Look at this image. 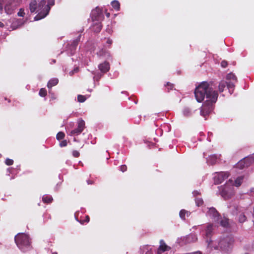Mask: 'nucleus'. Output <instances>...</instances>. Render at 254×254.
Instances as JSON below:
<instances>
[{
	"mask_svg": "<svg viewBox=\"0 0 254 254\" xmlns=\"http://www.w3.org/2000/svg\"><path fill=\"white\" fill-rule=\"evenodd\" d=\"M85 221L87 222L89 221V217L88 216H86Z\"/></svg>",
	"mask_w": 254,
	"mask_h": 254,
	"instance_id": "nucleus-48",
	"label": "nucleus"
},
{
	"mask_svg": "<svg viewBox=\"0 0 254 254\" xmlns=\"http://www.w3.org/2000/svg\"><path fill=\"white\" fill-rule=\"evenodd\" d=\"M15 243L19 249L23 252L28 251L30 248L29 237L24 233H20L14 238Z\"/></svg>",
	"mask_w": 254,
	"mask_h": 254,
	"instance_id": "nucleus-3",
	"label": "nucleus"
},
{
	"mask_svg": "<svg viewBox=\"0 0 254 254\" xmlns=\"http://www.w3.org/2000/svg\"><path fill=\"white\" fill-rule=\"evenodd\" d=\"M58 79L57 78L52 79L48 83L47 86L49 88H51L53 86L57 85L58 83Z\"/></svg>",
	"mask_w": 254,
	"mask_h": 254,
	"instance_id": "nucleus-23",
	"label": "nucleus"
},
{
	"mask_svg": "<svg viewBox=\"0 0 254 254\" xmlns=\"http://www.w3.org/2000/svg\"><path fill=\"white\" fill-rule=\"evenodd\" d=\"M194 93L198 102H202L205 99L200 110V115L205 117L213 110L218 98V92L214 90L211 84L204 81L195 88Z\"/></svg>",
	"mask_w": 254,
	"mask_h": 254,
	"instance_id": "nucleus-1",
	"label": "nucleus"
},
{
	"mask_svg": "<svg viewBox=\"0 0 254 254\" xmlns=\"http://www.w3.org/2000/svg\"><path fill=\"white\" fill-rule=\"evenodd\" d=\"M197 236L194 234H190L183 238V241L185 244L195 242L197 241Z\"/></svg>",
	"mask_w": 254,
	"mask_h": 254,
	"instance_id": "nucleus-14",
	"label": "nucleus"
},
{
	"mask_svg": "<svg viewBox=\"0 0 254 254\" xmlns=\"http://www.w3.org/2000/svg\"><path fill=\"white\" fill-rule=\"evenodd\" d=\"M86 100L85 96L82 95H78L77 96V100L80 103H83Z\"/></svg>",
	"mask_w": 254,
	"mask_h": 254,
	"instance_id": "nucleus-33",
	"label": "nucleus"
},
{
	"mask_svg": "<svg viewBox=\"0 0 254 254\" xmlns=\"http://www.w3.org/2000/svg\"><path fill=\"white\" fill-rule=\"evenodd\" d=\"M183 114L184 116L190 117L192 115V110L189 107H185L183 110Z\"/></svg>",
	"mask_w": 254,
	"mask_h": 254,
	"instance_id": "nucleus-20",
	"label": "nucleus"
},
{
	"mask_svg": "<svg viewBox=\"0 0 254 254\" xmlns=\"http://www.w3.org/2000/svg\"><path fill=\"white\" fill-rule=\"evenodd\" d=\"M111 5L112 7L117 11H119L120 9V4L119 1L114 0L112 1Z\"/></svg>",
	"mask_w": 254,
	"mask_h": 254,
	"instance_id": "nucleus-24",
	"label": "nucleus"
},
{
	"mask_svg": "<svg viewBox=\"0 0 254 254\" xmlns=\"http://www.w3.org/2000/svg\"><path fill=\"white\" fill-rule=\"evenodd\" d=\"M107 43L110 45H111L112 43V41L111 39H108L107 41Z\"/></svg>",
	"mask_w": 254,
	"mask_h": 254,
	"instance_id": "nucleus-46",
	"label": "nucleus"
},
{
	"mask_svg": "<svg viewBox=\"0 0 254 254\" xmlns=\"http://www.w3.org/2000/svg\"><path fill=\"white\" fill-rule=\"evenodd\" d=\"M170 85L171 86L170 89H172L173 88V85L171 84L169 82L167 83V85Z\"/></svg>",
	"mask_w": 254,
	"mask_h": 254,
	"instance_id": "nucleus-50",
	"label": "nucleus"
},
{
	"mask_svg": "<svg viewBox=\"0 0 254 254\" xmlns=\"http://www.w3.org/2000/svg\"><path fill=\"white\" fill-rule=\"evenodd\" d=\"M215 174V176L214 177V181L215 184H221L229 176L228 173L224 172H216Z\"/></svg>",
	"mask_w": 254,
	"mask_h": 254,
	"instance_id": "nucleus-11",
	"label": "nucleus"
},
{
	"mask_svg": "<svg viewBox=\"0 0 254 254\" xmlns=\"http://www.w3.org/2000/svg\"><path fill=\"white\" fill-rule=\"evenodd\" d=\"M196 205L197 206H200L202 205L203 201L202 198H196L195 199Z\"/></svg>",
	"mask_w": 254,
	"mask_h": 254,
	"instance_id": "nucleus-31",
	"label": "nucleus"
},
{
	"mask_svg": "<svg viewBox=\"0 0 254 254\" xmlns=\"http://www.w3.org/2000/svg\"><path fill=\"white\" fill-rule=\"evenodd\" d=\"M226 79L227 80L232 79V80L235 81V82H237V77L236 76V75L235 74H234L232 73H230L228 74L226 76Z\"/></svg>",
	"mask_w": 254,
	"mask_h": 254,
	"instance_id": "nucleus-30",
	"label": "nucleus"
},
{
	"mask_svg": "<svg viewBox=\"0 0 254 254\" xmlns=\"http://www.w3.org/2000/svg\"><path fill=\"white\" fill-rule=\"evenodd\" d=\"M236 167L240 169H243L245 167H247L246 165V162L244 159L240 160L236 165Z\"/></svg>",
	"mask_w": 254,
	"mask_h": 254,
	"instance_id": "nucleus-25",
	"label": "nucleus"
},
{
	"mask_svg": "<svg viewBox=\"0 0 254 254\" xmlns=\"http://www.w3.org/2000/svg\"><path fill=\"white\" fill-rule=\"evenodd\" d=\"M127 167L125 165H121L120 166V170L121 171L124 172L127 171Z\"/></svg>",
	"mask_w": 254,
	"mask_h": 254,
	"instance_id": "nucleus-40",
	"label": "nucleus"
},
{
	"mask_svg": "<svg viewBox=\"0 0 254 254\" xmlns=\"http://www.w3.org/2000/svg\"><path fill=\"white\" fill-rule=\"evenodd\" d=\"M91 17L93 22H101L104 19V15L98 7L92 10Z\"/></svg>",
	"mask_w": 254,
	"mask_h": 254,
	"instance_id": "nucleus-7",
	"label": "nucleus"
},
{
	"mask_svg": "<svg viewBox=\"0 0 254 254\" xmlns=\"http://www.w3.org/2000/svg\"><path fill=\"white\" fill-rule=\"evenodd\" d=\"M233 181L229 180L224 186L218 187L219 194L225 199L230 198L234 194V188Z\"/></svg>",
	"mask_w": 254,
	"mask_h": 254,
	"instance_id": "nucleus-4",
	"label": "nucleus"
},
{
	"mask_svg": "<svg viewBox=\"0 0 254 254\" xmlns=\"http://www.w3.org/2000/svg\"><path fill=\"white\" fill-rule=\"evenodd\" d=\"M188 211H187L186 210H185L184 209H182L180 212V216L182 219H185L186 214H187L188 215Z\"/></svg>",
	"mask_w": 254,
	"mask_h": 254,
	"instance_id": "nucleus-32",
	"label": "nucleus"
},
{
	"mask_svg": "<svg viewBox=\"0 0 254 254\" xmlns=\"http://www.w3.org/2000/svg\"><path fill=\"white\" fill-rule=\"evenodd\" d=\"M219 156L216 154L210 155L208 158H206L207 163L209 164L214 165L215 164L219 158Z\"/></svg>",
	"mask_w": 254,
	"mask_h": 254,
	"instance_id": "nucleus-18",
	"label": "nucleus"
},
{
	"mask_svg": "<svg viewBox=\"0 0 254 254\" xmlns=\"http://www.w3.org/2000/svg\"><path fill=\"white\" fill-rule=\"evenodd\" d=\"M160 245L157 251L158 254H162V253L169 251L170 249V248L165 244L163 240H160Z\"/></svg>",
	"mask_w": 254,
	"mask_h": 254,
	"instance_id": "nucleus-15",
	"label": "nucleus"
},
{
	"mask_svg": "<svg viewBox=\"0 0 254 254\" xmlns=\"http://www.w3.org/2000/svg\"><path fill=\"white\" fill-rule=\"evenodd\" d=\"M245 162H246V167L249 166L252 163L254 162V158L252 156L247 157L244 158Z\"/></svg>",
	"mask_w": 254,
	"mask_h": 254,
	"instance_id": "nucleus-21",
	"label": "nucleus"
},
{
	"mask_svg": "<svg viewBox=\"0 0 254 254\" xmlns=\"http://www.w3.org/2000/svg\"><path fill=\"white\" fill-rule=\"evenodd\" d=\"M60 145L61 147H64L67 145V141L66 140H63L61 142Z\"/></svg>",
	"mask_w": 254,
	"mask_h": 254,
	"instance_id": "nucleus-41",
	"label": "nucleus"
},
{
	"mask_svg": "<svg viewBox=\"0 0 254 254\" xmlns=\"http://www.w3.org/2000/svg\"><path fill=\"white\" fill-rule=\"evenodd\" d=\"M39 94L41 97H45L47 95V91L44 88H42L40 89Z\"/></svg>",
	"mask_w": 254,
	"mask_h": 254,
	"instance_id": "nucleus-35",
	"label": "nucleus"
},
{
	"mask_svg": "<svg viewBox=\"0 0 254 254\" xmlns=\"http://www.w3.org/2000/svg\"><path fill=\"white\" fill-rule=\"evenodd\" d=\"M228 65L227 62L226 61H223L221 63V65L223 67H226Z\"/></svg>",
	"mask_w": 254,
	"mask_h": 254,
	"instance_id": "nucleus-42",
	"label": "nucleus"
},
{
	"mask_svg": "<svg viewBox=\"0 0 254 254\" xmlns=\"http://www.w3.org/2000/svg\"><path fill=\"white\" fill-rule=\"evenodd\" d=\"M42 200L44 202L50 203L53 200V198L51 196L44 195L42 197Z\"/></svg>",
	"mask_w": 254,
	"mask_h": 254,
	"instance_id": "nucleus-29",
	"label": "nucleus"
},
{
	"mask_svg": "<svg viewBox=\"0 0 254 254\" xmlns=\"http://www.w3.org/2000/svg\"><path fill=\"white\" fill-rule=\"evenodd\" d=\"M81 36V34H80L76 39L73 40L70 44L67 45L66 51L70 56L73 55L75 53Z\"/></svg>",
	"mask_w": 254,
	"mask_h": 254,
	"instance_id": "nucleus-10",
	"label": "nucleus"
},
{
	"mask_svg": "<svg viewBox=\"0 0 254 254\" xmlns=\"http://www.w3.org/2000/svg\"><path fill=\"white\" fill-rule=\"evenodd\" d=\"M93 24L91 26L92 30L98 33L100 31L102 28V25L101 22H93Z\"/></svg>",
	"mask_w": 254,
	"mask_h": 254,
	"instance_id": "nucleus-19",
	"label": "nucleus"
},
{
	"mask_svg": "<svg viewBox=\"0 0 254 254\" xmlns=\"http://www.w3.org/2000/svg\"><path fill=\"white\" fill-rule=\"evenodd\" d=\"M247 210L244 208L237 206L234 207V210L233 213L234 214H236L238 215V220L239 222L244 223L247 219L245 214Z\"/></svg>",
	"mask_w": 254,
	"mask_h": 254,
	"instance_id": "nucleus-8",
	"label": "nucleus"
},
{
	"mask_svg": "<svg viewBox=\"0 0 254 254\" xmlns=\"http://www.w3.org/2000/svg\"><path fill=\"white\" fill-rule=\"evenodd\" d=\"M106 15H107V17H109L110 16V13H107L106 14Z\"/></svg>",
	"mask_w": 254,
	"mask_h": 254,
	"instance_id": "nucleus-52",
	"label": "nucleus"
},
{
	"mask_svg": "<svg viewBox=\"0 0 254 254\" xmlns=\"http://www.w3.org/2000/svg\"><path fill=\"white\" fill-rule=\"evenodd\" d=\"M220 225L224 228L229 227L230 225L229 219L226 218H224L220 221Z\"/></svg>",
	"mask_w": 254,
	"mask_h": 254,
	"instance_id": "nucleus-27",
	"label": "nucleus"
},
{
	"mask_svg": "<svg viewBox=\"0 0 254 254\" xmlns=\"http://www.w3.org/2000/svg\"><path fill=\"white\" fill-rule=\"evenodd\" d=\"M45 0H41L38 3L36 0H31L29 3V8L31 12H42L44 11V6L46 4Z\"/></svg>",
	"mask_w": 254,
	"mask_h": 254,
	"instance_id": "nucleus-5",
	"label": "nucleus"
},
{
	"mask_svg": "<svg viewBox=\"0 0 254 254\" xmlns=\"http://www.w3.org/2000/svg\"><path fill=\"white\" fill-rule=\"evenodd\" d=\"M5 163L7 165H11L13 163V161L12 159H9V158H7L5 160Z\"/></svg>",
	"mask_w": 254,
	"mask_h": 254,
	"instance_id": "nucleus-38",
	"label": "nucleus"
},
{
	"mask_svg": "<svg viewBox=\"0 0 254 254\" xmlns=\"http://www.w3.org/2000/svg\"><path fill=\"white\" fill-rule=\"evenodd\" d=\"M192 194L194 196L198 195L199 194V192L197 190H194L193 191Z\"/></svg>",
	"mask_w": 254,
	"mask_h": 254,
	"instance_id": "nucleus-45",
	"label": "nucleus"
},
{
	"mask_svg": "<svg viewBox=\"0 0 254 254\" xmlns=\"http://www.w3.org/2000/svg\"><path fill=\"white\" fill-rule=\"evenodd\" d=\"M213 231V226L212 224H209L207 225L205 229V235L207 237L206 241L208 240L209 241H211L209 239V237L212 235Z\"/></svg>",
	"mask_w": 254,
	"mask_h": 254,
	"instance_id": "nucleus-17",
	"label": "nucleus"
},
{
	"mask_svg": "<svg viewBox=\"0 0 254 254\" xmlns=\"http://www.w3.org/2000/svg\"><path fill=\"white\" fill-rule=\"evenodd\" d=\"M4 0H0V10L1 11L3 9L2 2H3Z\"/></svg>",
	"mask_w": 254,
	"mask_h": 254,
	"instance_id": "nucleus-44",
	"label": "nucleus"
},
{
	"mask_svg": "<svg viewBox=\"0 0 254 254\" xmlns=\"http://www.w3.org/2000/svg\"><path fill=\"white\" fill-rule=\"evenodd\" d=\"M102 75L101 74H96L94 77V78L96 80H99L101 77Z\"/></svg>",
	"mask_w": 254,
	"mask_h": 254,
	"instance_id": "nucleus-43",
	"label": "nucleus"
},
{
	"mask_svg": "<svg viewBox=\"0 0 254 254\" xmlns=\"http://www.w3.org/2000/svg\"><path fill=\"white\" fill-rule=\"evenodd\" d=\"M19 0H14L9 1L5 6L4 9L5 12L7 14H11L13 12L14 10L18 7Z\"/></svg>",
	"mask_w": 254,
	"mask_h": 254,
	"instance_id": "nucleus-9",
	"label": "nucleus"
},
{
	"mask_svg": "<svg viewBox=\"0 0 254 254\" xmlns=\"http://www.w3.org/2000/svg\"><path fill=\"white\" fill-rule=\"evenodd\" d=\"M64 133L63 132H59L57 134V139L58 140L63 139L64 138Z\"/></svg>",
	"mask_w": 254,
	"mask_h": 254,
	"instance_id": "nucleus-34",
	"label": "nucleus"
},
{
	"mask_svg": "<svg viewBox=\"0 0 254 254\" xmlns=\"http://www.w3.org/2000/svg\"><path fill=\"white\" fill-rule=\"evenodd\" d=\"M227 82L222 80L220 82L218 86V89L220 92H222L226 86Z\"/></svg>",
	"mask_w": 254,
	"mask_h": 254,
	"instance_id": "nucleus-28",
	"label": "nucleus"
},
{
	"mask_svg": "<svg viewBox=\"0 0 254 254\" xmlns=\"http://www.w3.org/2000/svg\"><path fill=\"white\" fill-rule=\"evenodd\" d=\"M77 124V127L71 131L70 135H78L85 128V122L83 120H79Z\"/></svg>",
	"mask_w": 254,
	"mask_h": 254,
	"instance_id": "nucleus-12",
	"label": "nucleus"
},
{
	"mask_svg": "<svg viewBox=\"0 0 254 254\" xmlns=\"http://www.w3.org/2000/svg\"><path fill=\"white\" fill-rule=\"evenodd\" d=\"M55 4V0H48V4H45L42 12H39L34 17L35 20H39L45 18L49 13L51 7Z\"/></svg>",
	"mask_w": 254,
	"mask_h": 254,
	"instance_id": "nucleus-6",
	"label": "nucleus"
},
{
	"mask_svg": "<svg viewBox=\"0 0 254 254\" xmlns=\"http://www.w3.org/2000/svg\"><path fill=\"white\" fill-rule=\"evenodd\" d=\"M251 192H254V188H253L250 190Z\"/></svg>",
	"mask_w": 254,
	"mask_h": 254,
	"instance_id": "nucleus-51",
	"label": "nucleus"
},
{
	"mask_svg": "<svg viewBox=\"0 0 254 254\" xmlns=\"http://www.w3.org/2000/svg\"><path fill=\"white\" fill-rule=\"evenodd\" d=\"M207 215L213 218L215 221L219 220V214L216 209L214 207H211L209 209L207 212Z\"/></svg>",
	"mask_w": 254,
	"mask_h": 254,
	"instance_id": "nucleus-13",
	"label": "nucleus"
},
{
	"mask_svg": "<svg viewBox=\"0 0 254 254\" xmlns=\"http://www.w3.org/2000/svg\"><path fill=\"white\" fill-rule=\"evenodd\" d=\"M80 153L77 150H73L72 151V155L74 157H78L79 156Z\"/></svg>",
	"mask_w": 254,
	"mask_h": 254,
	"instance_id": "nucleus-39",
	"label": "nucleus"
},
{
	"mask_svg": "<svg viewBox=\"0 0 254 254\" xmlns=\"http://www.w3.org/2000/svg\"><path fill=\"white\" fill-rule=\"evenodd\" d=\"M87 182L88 185L92 184L93 183V181H92L91 180H87Z\"/></svg>",
	"mask_w": 254,
	"mask_h": 254,
	"instance_id": "nucleus-47",
	"label": "nucleus"
},
{
	"mask_svg": "<svg viewBox=\"0 0 254 254\" xmlns=\"http://www.w3.org/2000/svg\"><path fill=\"white\" fill-rule=\"evenodd\" d=\"M243 176H240L238 177L235 181L234 185L237 187L240 186L243 183Z\"/></svg>",
	"mask_w": 254,
	"mask_h": 254,
	"instance_id": "nucleus-26",
	"label": "nucleus"
},
{
	"mask_svg": "<svg viewBox=\"0 0 254 254\" xmlns=\"http://www.w3.org/2000/svg\"><path fill=\"white\" fill-rule=\"evenodd\" d=\"M99 69L102 73H105L109 71L110 69V65L109 63L105 62L98 65Z\"/></svg>",
	"mask_w": 254,
	"mask_h": 254,
	"instance_id": "nucleus-16",
	"label": "nucleus"
},
{
	"mask_svg": "<svg viewBox=\"0 0 254 254\" xmlns=\"http://www.w3.org/2000/svg\"><path fill=\"white\" fill-rule=\"evenodd\" d=\"M234 242V238L231 236L221 238L219 241L216 242L207 240L208 248L211 249L214 248V250H220L224 252H228L232 249Z\"/></svg>",
	"mask_w": 254,
	"mask_h": 254,
	"instance_id": "nucleus-2",
	"label": "nucleus"
},
{
	"mask_svg": "<svg viewBox=\"0 0 254 254\" xmlns=\"http://www.w3.org/2000/svg\"><path fill=\"white\" fill-rule=\"evenodd\" d=\"M226 85L229 90V91L231 94H232L234 91L235 87V83L233 82H227Z\"/></svg>",
	"mask_w": 254,
	"mask_h": 254,
	"instance_id": "nucleus-22",
	"label": "nucleus"
},
{
	"mask_svg": "<svg viewBox=\"0 0 254 254\" xmlns=\"http://www.w3.org/2000/svg\"><path fill=\"white\" fill-rule=\"evenodd\" d=\"M79 70V68L78 67H75L72 70L70 71L69 72V74L70 75V76H72L75 73H76Z\"/></svg>",
	"mask_w": 254,
	"mask_h": 254,
	"instance_id": "nucleus-36",
	"label": "nucleus"
},
{
	"mask_svg": "<svg viewBox=\"0 0 254 254\" xmlns=\"http://www.w3.org/2000/svg\"><path fill=\"white\" fill-rule=\"evenodd\" d=\"M17 15L18 16L23 17L25 15V12H24V9L22 8H20L19 9V11L17 13Z\"/></svg>",
	"mask_w": 254,
	"mask_h": 254,
	"instance_id": "nucleus-37",
	"label": "nucleus"
},
{
	"mask_svg": "<svg viewBox=\"0 0 254 254\" xmlns=\"http://www.w3.org/2000/svg\"><path fill=\"white\" fill-rule=\"evenodd\" d=\"M4 27V24L1 22H0V27Z\"/></svg>",
	"mask_w": 254,
	"mask_h": 254,
	"instance_id": "nucleus-49",
	"label": "nucleus"
}]
</instances>
